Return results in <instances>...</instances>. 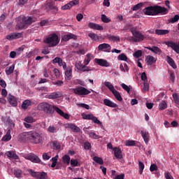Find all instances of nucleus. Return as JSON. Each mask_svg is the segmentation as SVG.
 <instances>
[{
  "label": "nucleus",
  "instance_id": "11",
  "mask_svg": "<svg viewBox=\"0 0 179 179\" xmlns=\"http://www.w3.org/2000/svg\"><path fill=\"white\" fill-rule=\"evenodd\" d=\"M111 46L108 43H101L98 45V50L106 53H110L111 51Z\"/></svg>",
  "mask_w": 179,
  "mask_h": 179
},
{
  "label": "nucleus",
  "instance_id": "19",
  "mask_svg": "<svg viewBox=\"0 0 179 179\" xmlns=\"http://www.w3.org/2000/svg\"><path fill=\"white\" fill-rule=\"evenodd\" d=\"M7 100L9 102V103L13 107L17 106V101L15 98V96H13V95H8Z\"/></svg>",
  "mask_w": 179,
  "mask_h": 179
},
{
  "label": "nucleus",
  "instance_id": "23",
  "mask_svg": "<svg viewBox=\"0 0 179 179\" xmlns=\"http://www.w3.org/2000/svg\"><path fill=\"white\" fill-rule=\"evenodd\" d=\"M103 101L105 106L110 108H115L118 106L117 104L115 103V102H113V101H110V99H103Z\"/></svg>",
  "mask_w": 179,
  "mask_h": 179
},
{
  "label": "nucleus",
  "instance_id": "63",
  "mask_svg": "<svg viewBox=\"0 0 179 179\" xmlns=\"http://www.w3.org/2000/svg\"><path fill=\"white\" fill-rule=\"evenodd\" d=\"M71 5V8H72L74 6H77L79 4V0H73L69 3Z\"/></svg>",
  "mask_w": 179,
  "mask_h": 179
},
{
  "label": "nucleus",
  "instance_id": "36",
  "mask_svg": "<svg viewBox=\"0 0 179 179\" xmlns=\"http://www.w3.org/2000/svg\"><path fill=\"white\" fill-rule=\"evenodd\" d=\"M117 60L122 62H128V57L124 53H122L117 56Z\"/></svg>",
  "mask_w": 179,
  "mask_h": 179
},
{
  "label": "nucleus",
  "instance_id": "14",
  "mask_svg": "<svg viewBox=\"0 0 179 179\" xmlns=\"http://www.w3.org/2000/svg\"><path fill=\"white\" fill-rule=\"evenodd\" d=\"M62 96V92H51V94H48V95H46V98L49 99H58Z\"/></svg>",
  "mask_w": 179,
  "mask_h": 179
},
{
  "label": "nucleus",
  "instance_id": "4",
  "mask_svg": "<svg viewBox=\"0 0 179 179\" xmlns=\"http://www.w3.org/2000/svg\"><path fill=\"white\" fill-rule=\"evenodd\" d=\"M72 91L73 92V93L76 95L78 96H86L88 95L91 93V92L97 94L96 92H95L94 90L91 89V90H88L87 88L83 87V86H80V87H77L76 88H73Z\"/></svg>",
  "mask_w": 179,
  "mask_h": 179
},
{
  "label": "nucleus",
  "instance_id": "20",
  "mask_svg": "<svg viewBox=\"0 0 179 179\" xmlns=\"http://www.w3.org/2000/svg\"><path fill=\"white\" fill-rule=\"evenodd\" d=\"M6 156L8 157V158H10V159H15V160H18L19 159V156L17 155V154L15 153V151H7L6 153H5Z\"/></svg>",
  "mask_w": 179,
  "mask_h": 179
},
{
  "label": "nucleus",
  "instance_id": "9",
  "mask_svg": "<svg viewBox=\"0 0 179 179\" xmlns=\"http://www.w3.org/2000/svg\"><path fill=\"white\" fill-rule=\"evenodd\" d=\"M143 13L146 15H156L157 6H148L143 9Z\"/></svg>",
  "mask_w": 179,
  "mask_h": 179
},
{
  "label": "nucleus",
  "instance_id": "42",
  "mask_svg": "<svg viewBox=\"0 0 179 179\" xmlns=\"http://www.w3.org/2000/svg\"><path fill=\"white\" fill-rule=\"evenodd\" d=\"M167 108V103L165 101H162L159 104V110H164Z\"/></svg>",
  "mask_w": 179,
  "mask_h": 179
},
{
  "label": "nucleus",
  "instance_id": "39",
  "mask_svg": "<svg viewBox=\"0 0 179 179\" xmlns=\"http://www.w3.org/2000/svg\"><path fill=\"white\" fill-rule=\"evenodd\" d=\"M88 36H90V38H91V40L94 41H97V40H99V36L93 32H90V34H88Z\"/></svg>",
  "mask_w": 179,
  "mask_h": 179
},
{
  "label": "nucleus",
  "instance_id": "3",
  "mask_svg": "<svg viewBox=\"0 0 179 179\" xmlns=\"http://www.w3.org/2000/svg\"><path fill=\"white\" fill-rule=\"evenodd\" d=\"M16 21V29H26L29 25L31 24L33 22H35L31 17H24L23 16L17 18Z\"/></svg>",
  "mask_w": 179,
  "mask_h": 179
},
{
  "label": "nucleus",
  "instance_id": "31",
  "mask_svg": "<svg viewBox=\"0 0 179 179\" xmlns=\"http://www.w3.org/2000/svg\"><path fill=\"white\" fill-rule=\"evenodd\" d=\"M156 11H157V15L159 13H162L165 15L169 12V10L166 8L161 6H156Z\"/></svg>",
  "mask_w": 179,
  "mask_h": 179
},
{
  "label": "nucleus",
  "instance_id": "53",
  "mask_svg": "<svg viewBox=\"0 0 179 179\" xmlns=\"http://www.w3.org/2000/svg\"><path fill=\"white\" fill-rule=\"evenodd\" d=\"M24 120L27 123H34L36 122V120L32 117H27Z\"/></svg>",
  "mask_w": 179,
  "mask_h": 179
},
{
  "label": "nucleus",
  "instance_id": "17",
  "mask_svg": "<svg viewBox=\"0 0 179 179\" xmlns=\"http://www.w3.org/2000/svg\"><path fill=\"white\" fill-rule=\"evenodd\" d=\"M52 63H53V64H58V65L59 66L63 67L64 70H65L66 68V62H63L62 59L60 57H55L52 60Z\"/></svg>",
  "mask_w": 179,
  "mask_h": 179
},
{
  "label": "nucleus",
  "instance_id": "40",
  "mask_svg": "<svg viewBox=\"0 0 179 179\" xmlns=\"http://www.w3.org/2000/svg\"><path fill=\"white\" fill-rule=\"evenodd\" d=\"M31 105V101H29V99H26L25 101H24L22 105V108L23 109H27Z\"/></svg>",
  "mask_w": 179,
  "mask_h": 179
},
{
  "label": "nucleus",
  "instance_id": "22",
  "mask_svg": "<svg viewBox=\"0 0 179 179\" xmlns=\"http://www.w3.org/2000/svg\"><path fill=\"white\" fill-rule=\"evenodd\" d=\"M145 48L155 55H161L162 52L160 48L157 46L146 47Z\"/></svg>",
  "mask_w": 179,
  "mask_h": 179
},
{
  "label": "nucleus",
  "instance_id": "56",
  "mask_svg": "<svg viewBox=\"0 0 179 179\" xmlns=\"http://www.w3.org/2000/svg\"><path fill=\"white\" fill-rule=\"evenodd\" d=\"M52 84L53 85H57V87H61L64 85V82L61 80H57V81H52Z\"/></svg>",
  "mask_w": 179,
  "mask_h": 179
},
{
  "label": "nucleus",
  "instance_id": "5",
  "mask_svg": "<svg viewBox=\"0 0 179 179\" xmlns=\"http://www.w3.org/2000/svg\"><path fill=\"white\" fill-rule=\"evenodd\" d=\"M60 41V38L55 34L49 35L45 40L44 43L48 44L50 47H55Z\"/></svg>",
  "mask_w": 179,
  "mask_h": 179
},
{
  "label": "nucleus",
  "instance_id": "61",
  "mask_svg": "<svg viewBox=\"0 0 179 179\" xmlns=\"http://www.w3.org/2000/svg\"><path fill=\"white\" fill-rule=\"evenodd\" d=\"M142 6H143V3H138L137 5H136V6H134V7H133V10H139L141 7H142Z\"/></svg>",
  "mask_w": 179,
  "mask_h": 179
},
{
  "label": "nucleus",
  "instance_id": "51",
  "mask_svg": "<svg viewBox=\"0 0 179 179\" xmlns=\"http://www.w3.org/2000/svg\"><path fill=\"white\" fill-rule=\"evenodd\" d=\"M62 159H63V162L65 164H67L69 165L70 164V157L69 155H64L63 157H62Z\"/></svg>",
  "mask_w": 179,
  "mask_h": 179
},
{
  "label": "nucleus",
  "instance_id": "50",
  "mask_svg": "<svg viewBox=\"0 0 179 179\" xmlns=\"http://www.w3.org/2000/svg\"><path fill=\"white\" fill-rule=\"evenodd\" d=\"M52 157L51 152H45L43 154V160H49Z\"/></svg>",
  "mask_w": 179,
  "mask_h": 179
},
{
  "label": "nucleus",
  "instance_id": "21",
  "mask_svg": "<svg viewBox=\"0 0 179 179\" xmlns=\"http://www.w3.org/2000/svg\"><path fill=\"white\" fill-rule=\"evenodd\" d=\"M141 136L146 144L149 143V140L150 138V136L149 135V131L146 130L141 131Z\"/></svg>",
  "mask_w": 179,
  "mask_h": 179
},
{
  "label": "nucleus",
  "instance_id": "52",
  "mask_svg": "<svg viewBox=\"0 0 179 179\" xmlns=\"http://www.w3.org/2000/svg\"><path fill=\"white\" fill-rule=\"evenodd\" d=\"M110 41H120V38L118 36H110L108 37Z\"/></svg>",
  "mask_w": 179,
  "mask_h": 179
},
{
  "label": "nucleus",
  "instance_id": "25",
  "mask_svg": "<svg viewBox=\"0 0 179 179\" xmlns=\"http://www.w3.org/2000/svg\"><path fill=\"white\" fill-rule=\"evenodd\" d=\"M64 127L66 129L73 130L74 132H79L80 131V129L73 124H65Z\"/></svg>",
  "mask_w": 179,
  "mask_h": 179
},
{
  "label": "nucleus",
  "instance_id": "29",
  "mask_svg": "<svg viewBox=\"0 0 179 179\" xmlns=\"http://www.w3.org/2000/svg\"><path fill=\"white\" fill-rule=\"evenodd\" d=\"M11 138H12L11 131L10 129H8L6 134L2 137L1 141H9L10 140H11Z\"/></svg>",
  "mask_w": 179,
  "mask_h": 179
},
{
  "label": "nucleus",
  "instance_id": "16",
  "mask_svg": "<svg viewBox=\"0 0 179 179\" xmlns=\"http://www.w3.org/2000/svg\"><path fill=\"white\" fill-rule=\"evenodd\" d=\"M22 36L21 33H11L6 36L7 40L12 41V40H17V38H20Z\"/></svg>",
  "mask_w": 179,
  "mask_h": 179
},
{
  "label": "nucleus",
  "instance_id": "35",
  "mask_svg": "<svg viewBox=\"0 0 179 179\" xmlns=\"http://www.w3.org/2000/svg\"><path fill=\"white\" fill-rule=\"evenodd\" d=\"M120 69L123 73H126V72H128L129 71V68L127 64H126V63L121 64L120 65Z\"/></svg>",
  "mask_w": 179,
  "mask_h": 179
},
{
  "label": "nucleus",
  "instance_id": "6",
  "mask_svg": "<svg viewBox=\"0 0 179 179\" xmlns=\"http://www.w3.org/2000/svg\"><path fill=\"white\" fill-rule=\"evenodd\" d=\"M131 31L133 35V37L131 38L132 41H134V43H141V41H144L145 36L139 31H137L136 29L131 28Z\"/></svg>",
  "mask_w": 179,
  "mask_h": 179
},
{
  "label": "nucleus",
  "instance_id": "27",
  "mask_svg": "<svg viewBox=\"0 0 179 179\" xmlns=\"http://www.w3.org/2000/svg\"><path fill=\"white\" fill-rule=\"evenodd\" d=\"M13 174L15 178L20 179L23 177L22 171L20 169L15 168L13 169Z\"/></svg>",
  "mask_w": 179,
  "mask_h": 179
},
{
  "label": "nucleus",
  "instance_id": "47",
  "mask_svg": "<svg viewBox=\"0 0 179 179\" xmlns=\"http://www.w3.org/2000/svg\"><path fill=\"white\" fill-rule=\"evenodd\" d=\"M138 166H139V173L142 175V173H143V170L145 169V164L141 161H139Z\"/></svg>",
  "mask_w": 179,
  "mask_h": 179
},
{
  "label": "nucleus",
  "instance_id": "43",
  "mask_svg": "<svg viewBox=\"0 0 179 179\" xmlns=\"http://www.w3.org/2000/svg\"><path fill=\"white\" fill-rule=\"evenodd\" d=\"M121 87L122 88L125 90L128 94L130 93L131 86V85H127L125 83H121Z\"/></svg>",
  "mask_w": 179,
  "mask_h": 179
},
{
  "label": "nucleus",
  "instance_id": "44",
  "mask_svg": "<svg viewBox=\"0 0 179 179\" xmlns=\"http://www.w3.org/2000/svg\"><path fill=\"white\" fill-rule=\"evenodd\" d=\"M92 159L94 160V162H96V164H98L99 165L103 164V160L101 157H94V158H92Z\"/></svg>",
  "mask_w": 179,
  "mask_h": 179
},
{
  "label": "nucleus",
  "instance_id": "59",
  "mask_svg": "<svg viewBox=\"0 0 179 179\" xmlns=\"http://www.w3.org/2000/svg\"><path fill=\"white\" fill-rule=\"evenodd\" d=\"M150 171L151 172H154V171H157V166L156 164H151L150 167Z\"/></svg>",
  "mask_w": 179,
  "mask_h": 179
},
{
  "label": "nucleus",
  "instance_id": "28",
  "mask_svg": "<svg viewBox=\"0 0 179 179\" xmlns=\"http://www.w3.org/2000/svg\"><path fill=\"white\" fill-rule=\"evenodd\" d=\"M111 93L118 101H122L123 100L120 92H118L116 89L111 92Z\"/></svg>",
  "mask_w": 179,
  "mask_h": 179
},
{
  "label": "nucleus",
  "instance_id": "7",
  "mask_svg": "<svg viewBox=\"0 0 179 179\" xmlns=\"http://www.w3.org/2000/svg\"><path fill=\"white\" fill-rule=\"evenodd\" d=\"M31 176L36 179H48V176L45 172H36L33 170L29 171Z\"/></svg>",
  "mask_w": 179,
  "mask_h": 179
},
{
  "label": "nucleus",
  "instance_id": "55",
  "mask_svg": "<svg viewBox=\"0 0 179 179\" xmlns=\"http://www.w3.org/2000/svg\"><path fill=\"white\" fill-rule=\"evenodd\" d=\"M88 135H90V137H91L92 139H99L101 138L95 132H90L88 133Z\"/></svg>",
  "mask_w": 179,
  "mask_h": 179
},
{
  "label": "nucleus",
  "instance_id": "26",
  "mask_svg": "<svg viewBox=\"0 0 179 179\" xmlns=\"http://www.w3.org/2000/svg\"><path fill=\"white\" fill-rule=\"evenodd\" d=\"M71 38H73V40H76L77 36L73 34H68L62 36V41H69V40H71Z\"/></svg>",
  "mask_w": 179,
  "mask_h": 179
},
{
  "label": "nucleus",
  "instance_id": "58",
  "mask_svg": "<svg viewBox=\"0 0 179 179\" xmlns=\"http://www.w3.org/2000/svg\"><path fill=\"white\" fill-rule=\"evenodd\" d=\"M52 147H53V149H55L56 150H59V149H60V144L57 141H53Z\"/></svg>",
  "mask_w": 179,
  "mask_h": 179
},
{
  "label": "nucleus",
  "instance_id": "54",
  "mask_svg": "<svg viewBox=\"0 0 179 179\" xmlns=\"http://www.w3.org/2000/svg\"><path fill=\"white\" fill-rule=\"evenodd\" d=\"M101 21L105 22V23H109L111 22V20L109 19L106 15H101Z\"/></svg>",
  "mask_w": 179,
  "mask_h": 179
},
{
  "label": "nucleus",
  "instance_id": "8",
  "mask_svg": "<svg viewBox=\"0 0 179 179\" xmlns=\"http://www.w3.org/2000/svg\"><path fill=\"white\" fill-rule=\"evenodd\" d=\"M82 116L84 120H92V122L96 124L102 125V122L99 120H98L96 117H94L92 114L86 115L83 113Z\"/></svg>",
  "mask_w": 179,
  "mask_h": 179
},
{
  "label": "nucleus",
  "instance_id": "12",
  "mask_svg": "<svg viewBox=\"0 0 179 179\" xmlns=\"http://www.w3.org/2000/svg\"><path fill=\"white\" fill-rule=\"evenodd\" d=\"M25 159L27 160H29L33 163H35V164H38L41 162V160L40 159V158H38L37 157V155H34V154H30L29 155H26L25 156Z\"/></svg>",
  "mask_w": 179,
  "mask_h": 179
},
{
  "label": "nucleus",
  "instance_id": "2",
  "mask_svg": "<svg viewBox=\"0 0 179 179\" xmlns=\"http://www.w3.org/2000/svg\"><path fill=\"white\" fill-rule=\"evenodd\" d=\"M38 109L41 111H45L47 113H52L55 110L64 118L69 120L70 116L67 113H64L61 109L56 106H52L48 103L47 102H41V104L38 106Z\"/></svg>",
  "mask_w": 179,
  "mask_h": 179
},
{
  "label": "nucleus",
  "instance_id": "13",
  "mask_svg": "<svg viewBox=\"0 0 179 179\" xmlns=\"http://www.w3.org/2000/svg\"><path fill=\"white\" fill-rule=\"evenodd\" d=\"M95 63L102 67L110 66V64L106 59H95Z\"/></svg>",
  "mask_w": 179,
  "mask_h": 179
},
{
  "label": "nucleus",
  "instance_id": "10",
  "mask_svg": "<svg viewBox=\"0 0 179 179\" xmlns=\"http://www.w3.org/2000/svg\"><path fill=\"white\" fill-rule=\"evenodd\" d=\"M165 44L166 46L170 47L171 49H173V51L179 55V43H175L172 41H166Z\"/></svg>",
  "mask_w": 179,
  "mask_h": 179
},
{
  "label": "nucleus",
  "instance_id": "49",
  "mask_svg": "<svg viewBox=\"0 0 179 179\" xmlns=\"http://www.w3.org/2000/svg\"><path fill=\"white\" fill-rule=\"evenodd\" d=\"M57 159H58V155H56L55 157H54L51 159V162H52V163L51 164L52 168H55L56 166Z\"/></svg>",
  "mask_w": 179,
  "mask_h": 179
},
{
  "label": "nucleus",
  "instance_id": "37",
  "mask_svg": "<svg viewBox=\"0 0 179 179\" xmlns=\"http://www.w3.org/2000/svg\"><path fill=\"white\" fill-rule=\"evenodd\" d=\"M14 70H15V64H12L8 68H6V74L7 76H10V74H12L13 73Z\"/></svg>",
  "mask_w": 179,
  "mask_h": 179
},
{
  "label": "nucleus",
  "instance_id": "15",
  "mask_svg": "<svg viewBox=\"0 0 179 179\" xmlns=\"http://www.w3.org/2000/svg\"><path fill=\"white\" fill-rule=\"evenodd\" d=\"M113 150L114 152L115 157L118 160H122L123 158V156H122V152L121 148H113Z\"/></svg>",
  "mask_w": 179,
  "mask_h": 179
},
{
  "label": "nucleus",
  "instance_id": "24",
  "mask_svg": "<svg viewBox=\"0 0 179 179\" xmlns=\"http://www.w3.org/2000/svg\"><path fill=\"white\" fill-rule=\"evenodd\" d=\"M88 27H90L92 29L99 30V31H101V30L103 29V26H101L100 24H96V23H94V22L88 23Z\"/></svg>",
  "mask_w": 179,
  "mask_h": 179
},
{
  "label": "nucleus",
  "instance_id": "33",
  "mask_svg": "<svg viewBox=\"0 0 179 179\" xmlns=\"http://www.w3.org/2000/svg\"><path fill=\"white\" fill-rule=\"evenodd\" d=\"M166 62L173 69H176L177 68L174 60L169 56L166 57Z\"/></svg>",
  "mask_w": 179,
  "mask_h": 179
},
{
  "label": "nucleus",
  "instance_id": "34",
  "mask_svg": "<svg viewBox=\"0 0 179 179\" xmlns=\"http://www.w3.org/2000/svg\"><path fill=\"white\" fill-rule=\"evenodd\" d=\"M92 59H93V55L92 54H87L84 60L85 66H87Z\"/></svg>",
  "mask_w": 179,
  "mask_h": 179
},
{
  "label": "nucleus",
  "instance_id": "41",
  "mask_svg": "<svg viewBox=\"0 0 179 179\" xmlns=\"http://www.w3.org/2000/svg\"><path fill=\"white\" fill-rule=\"evenodd\" d=\"M47 131L50 134H55L57 132L58 129L54 125H50L48 127Z\"/></svg>",
  "mask_w": 179,
  "mask_h": 179
},
{
  "label": "nucleus",
  "instance_id": "18",
  "mask_svg": "<svg viewBox=\"0 0 179 179\" xmlns=\"http://www.w3.org/2000/svg\"><path fill=\"white\" fill-rule=\"evenodd\" d=\"M65 70V79L71 80L72 78V66L66 67Z\"/></svg>",
  "mask_w": 179,
  "mask_h": 179
},
{
  "label": "nucleus",
  "instance_id": "1",
  "mask_svg": "<svg viewBox=\"0 0 179 179\" xmlns=\"http://www.w3.org/2000/svg\"><path fill=\"white\" fill-rule=\"evenodd\" d=\"M20 137L29 140L33 144H41L44 141V135L35 131L24 132L20 135Z\"/></svg>",
  "mask_w": 179,
  "mask_h": 179
},
{
  "label": "nucleus",
  "instance_id": "46",
  "mask_svg": "<svg viewBox=\"0 0 179 179\" xmlns=\"http://www.w3.org/2000/svg\"><path fill=\"white\" fill-rule=\"evenodd\" d=\"M133 57L136 59H138L142 57V50H136L133 53Z\"/></svg>",
  "mask_w": 179,
  "mask_h": 179
},
{
  "label": "nucleus",
  "instance_id": "48",
  "mask_svg": "<svg viewBox=\"0 0 179 179\" xmlns=\"http://www.w3.org/2000/svg\"><path fill=\"white\" fill-rule=\"evenodd\" d=\"M173 98L174 100V103L176 104V106L179 108V96L178 94H173Z\"/></svg>",
  "mask_w": 179,
  "mask_h": 179
},
{
  "label": "nucleus",
  "instance_id": "30",
  "mask_svg": "<svg viewBox=\"0 0 179 179\" xmlns=\"http://www.w3.org/2000/svg\"><path fill=\"white\" fill-rule=\"evenodd\" d=\"M103 85L105 87H106L109 90V91L110 92H112L113 91H114L115 90V88L114 85H113V83H111L109 81H104L103 82Z\"/></svg>",
  "mask_w": 179,
  "mask_h": 179
},
{
  "label": "nucleus",
  "instance_id": "57",
  "mask_svg": "<svg viewBox=\"0 0 179 179\" xmlns=\"http://www.w3.org/2000/svg\"><path fill=\"white\" fill-rule=\"evenodd\" d=\"M124 144L127 146H134L136 145V141L127 140L124 142Z\"/></svg>",
  "mask_w": 179,
  "mask_h": 179
},
{
  "label": "nucleus",
  "instance_id": "45",
  "mask_svg": "<svg viewBox=\"0 0 179 179\" xmlns=\"http://www.w3.org/2000/svg\"><path fill=\"white\" fill-rule=\"evenodd\" d=\"M46 8L48 9V10H53V9H55L56 10H57V8L54 6V3L53 2H48L46 4Z\"/></svg>",
  "mask_w": 179,
  "mask_h": 179
},
{
  "label": "nucleus",
  "instance_id": "62",
  "mask_svg": "<svg viewBox=\"0 0 179 179\" xmlns=\"http://www.w3.org/2000/svg\"><path fill=\"white\" fill-rule=\"evenodd\" d=\"M53 73L55 74V77H56L57 78H59V76H60V72H59V69H54V70H53Z\"/></svg>",
  "mask_w": 179,
  "mask_h": 179
},
{
  "label": "nucleus",
  "instance_id": "38",
  "mask_svg": "<svg viewBox=\"0 0 179 179\" xmlns=\"http://www.w3.org/2000/svg\"><path fill=\"white\" fill-rule=\"evenodd\" d=\"M169 33V31L167 29H156L155 34L159 36L165 35Z\"/></svg>",
  "mask_w": 179,
  "mask_h": 179
},
{
  "label": "nucleus",
  "instance_id": "60",
  "mask_svg": "<svg viewBox=\"0 0 179 179\" xmlns=\"http://www.w3.org/2000/svg\"><path fill=\"white\" fill-rule=\"evenodd\" d=\"M178 20H179V15H175L174 17L171 18V19L169 20V22H172V23H174V22H177V21H178Z\"/></svg>",
  "mask_w": 179,
  "mask_h": 179
},
{
  "label": "nucleus",
  "instance_id": "64",
  "mask_svg": "<svg viewBox=\"0 0 179 179\" xmlns=\"http://www.w3.org/2000/svg\"><path fill=\"white\" fill-rule=\"evenodd\" d=\"M125 175L124 173L117 175L113 177V179H124Z\"/></svg>",
  "mask_w": 179,
  "mask_h": 179
},
{
  "label": "nucleus",
  "instance_id": "32",
  "mask_svg": "<svg viewBox=\"0 0 179 179\" xmlns=\"http://www.w3.org/2000/svg\"><path fill=\"white\" fill-rule=\"evenodd\" d=\"M146 62L148 65L152 66L155 62H156V59L153 56L148 55L146 57Z\"/></svg>",
  "mask_w": 179,
  "mask_h": 179
}]
</instances>
